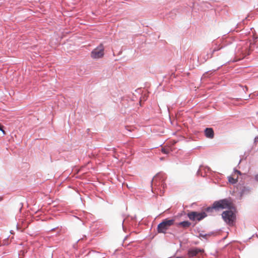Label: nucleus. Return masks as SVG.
I'll return each mask as SVG.
<instances>
[{"instance_id":"f257e3e1","label":"nucleus","mask_w":258,"mask_h":258,"mask_svg":"<svg viewBox=\"0 0 258 258\" xmlns=\"http://www.w3.org/2000/svg\"><path fill=\"white\" fill-rule=\"evenodd\" d=\"M174 220L165 219L162 221L157 226V231L160 233L165 234L170 226L174 224Z\"/></svg>"},{"instance_id":"f03ea898","label":"nucleus","mask_w":258,"mask_h":258,"mask_svg":"<svg viewBox=\"0 0 258 258\" xmlns=\"http://www.w3.org/2000/svg\"><path fill=\"white\" fill-rule=\"evenodd\" d=\"M232 207L231 202L228 199H223L214 203L212 209L219 210V209H229Z\"/></svg>"},{"instance_id":"7ed1b4c3","label":"nucleus","mask_w":258,"mask_h":258,"mask_svg":"<svg viewBox=\"0 0 258 258\" xmlns=\"http://www.w3.org/2000/svg\"><path fill=\"white\" fill-rule=\"evenodd\" d=\"M222 216L227 224L229 225H233L235 219V215L232 211L229 210L223 212Z\"/></svg>"},{"instance_id":"20e7f679","label":"nucleus","mask_w":258,"mask_h":258,"mask_svg":"<svg viewBox=\"0 0 258 258\" xmlns=\"http://www.w3.org/2000/svg\"><path fill=\"white\" fill-rule=\"evenodd\" d=\"M104 46L102 44H100L98 47L93 49L91 53V56L94 59L101 58L104 55Z\"/></svg>"},{"instance_id":"39448f33","label":"nucleus","mask_w":258,"mask_h":258,"mask_svg":"<svg viewBox=\"0 0 258 258\" xmlns=\"http://www.w3.org/2000/svg\"><path fill=\"white\" fill-rule=\"evenodd\" d=\"M164 178L161 174H157L152 181V185L155 187L159 186L160 185L163 188L165 187V184L164 182Z\"/></svg>"},{"instance_id":"423d86ee","label":"nucleus","mask_w":258,"mask_h":258,"mask_svg":"<svg viewBox=\"0 0 258 258\" xmlns=\"http://www.w3.org/2000/svg\"><path fill=\"white\" fill-rule=\"evenodd\" d=\"M187 216L191 220L200 221L205 218L207 216V214L205 212H191L187 214Z\"/></svg>"},{"instance_id":"0eeeda50","label":"nucleus","mask_w":258,"mask_h":258,"mask_svg":"<svg viewBox=\"0 0 258 258\" xmlns=\"http://www.w3.org/2000/svg\"><path fill=\"white\" fill-rule=\"evenodd\" d=\"M204 252V249H200L199 248L195 247L189 249L188 250L187 255L189 257H194L198 255L199 254H203Z\"/></svg>"},{"instance_id":"6e6552de","label":"nucleus","mask_w":258,"mask_h":258,"mask_svg":"<svg viewBox=\"0 0 258 258\" xmlns=\"http://www.w3.org/2000/svg\"><path fill=\"white\" fill-rule=\"evenodd\" d=\"M206 137L209 139H213L214 137V132L212 128H206L205 130Z\"/></svg>"},{"instance_id":"1a4fd4ad","label":"nucleus","mask_w":258,"mask_h":258,"mask_svg":"<svg viewBox=\"0 0 258 258\" xmlns=\"http://www.w3.org/2000/svg\"><path fill=\"white\" fill-rule=\"evenodd\" d=\"M239 189L240 190L241 196L246 195L250 192V188L249 187L244 186H240Z\"/></svg>"},{"instance_id":"9d476101","label":"nucleus","mask_w":258,"mask_h":258,"mask_svg":"<svg viewBox=\"0 0 258 258\" xmlns=\"http://www.w3.org/2000/svg\"><path fill=\"white\" fill-rule=\"evenodd\" d=\"M190 225L191 223L187 221H183L178 224V226H180L184 228H187L189 227L190 226Z\"/></svg>"},{"instance_id":"9b49d317","label":"nucleus","mask_w":258,"mask_h":258,"mask_svg":"<svg viewBox=\"0 0 258 258\" xmlns=\"http://www.w3.org/2000/svg\"><path fill=\"white\" fill-rule=\"evenodd\" d=\"M228 181L230 183L232 184L236 183L237 181V178H234L233 177L229 176L228 177Z\"/></svg>"},{"instance_id":"f8f14e48","label":"nucleus","mask_w":258,"mask_h":258,"mask_svg":"<svg viewBox=\"0 0 258 258\" xmlns=\"http://www.w3.org/2000/svg\"><path fill=\"white\" fill-rule=\"evenodd\" d=\"M210 234H203L202 233H201L199 234V237L207 239L208 237H210Z\"/></svg>"},{"instance_id":"ddd939ff","label":"nucleus","mask_w":258,"mask_h":258,"mask_svg":"<svg viewBox=\"0 0 258 258\" xmlns=\"http://www.w3.org/2000/svg\"><path fill=\"white\" fill-rule=\"evenodd\" d=\"M162 152H163L164 154H168L169 153V150L166 149L164 148H162L161 150Z\"/></svg>"},{"instance_id":"4468645a","label":"nucleus","mask_w":258,"mask_h":258,"mask_svg":"<svg viewBox=\"0 0 258 258\" xmlns=\"http://www.w3.org/2000/svg\"><path fill=\"white\" fill-rule=\"evenodd\" d=\"M0 131H1L3 134L4 135H5L6 134V132L3 129V126L2 125V124L0 123Z\"/></svg>"},{"instance_id":"2eb2a0df","label":"nucleus","mask_w":258,"mask_h":258,"mask_svg":"<svg viewBox=\"0 0 258 258\" xmlns=\"http://www.w3.org/2000/svg\"><path fill=\"white\" fill-rule=\"evenodd\" d=\"M254 178H255V180L256 181H258V174L256 175L254 177Z\"/></svg>"},{"instance_id":"dca6fc26","label":"nucleus","mask_w":258,"mask_h":258,"mask_svg":"<svg viewBox=\"0 0 258 258\" xmlns=\"http://www.w3.org/2000/svg\"><path fill=\"white\" fill-rule=\"evenodd\" d=\"M258 141V137L255 139L254 142L256 143Z\"/></svg>"},{"instance_id":"f3484780","label":"nucleus","mask_w":258,"mask_h":258,"mask_svg":"<svg viewBox=\"0 0 258 258\" xmlns=\"http://www.w3.org/2000/svg\"><path fill=\"white\" fill-rule=\"evenodd\" d=\"M236 171L238 174H240V172H239V171L236 170Z\"/></svg>"},{"instance_id":"a211bd4d","label":"nucleus","mask_w":258,"mask_h":258,"mask_svg":"<svg viewBox=\"0 0 258 258\" xmlns=\"http://www.w3.org/2000/svg\"><path fill=\"white\" fill-rule=\"evenodd\" d=\"M245 55H246V54L243 55V56H242V58H243V57H244Z\"/></svg>"}]
</instances>
